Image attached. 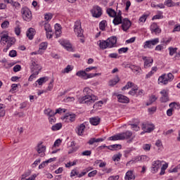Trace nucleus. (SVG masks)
Segmentation results:
<instances>
[{
  "mask_svg": "<svg viewBox=\"0 0 180 180\" xmlns=\"http://www.w3.org/2000/svg\"><path fill=\"white\" fill-rule=\"evenodd\" d=\"M117 43V37L115 36L110 37L106 40H100L98 41V44L101 50H106V49H113L116 47Z\"/></svg>",
  "mask_w": 180,
  "mask_h": 180,
  "instance_id": "obj_1",
  "label": "nucleus"
},
{
  "mask_svg": "<svg viewBox=\"0 0 180 180\" xmlns=\"http://www.w3.org/2000/svg\"><path fill=\"white\" fill-rule=\"evenodd\" d=\"M83 94H84V96L79 99V103H86V105H91V103H94L95 101H96V96L90 94L91 90L89 88H84L83 90Z\"/></svg>",
  "mask_w": 180,
  "mask_h": 180,
  "instance_id": "obj_2",
  "label": "nucleus"
},
{
  "mask_svg": "<svg viewBox=\"0 0 180 180\" xmlns=\"http://www.w3.org/2000/svg\"><path fill=\"white\" fill-rule=\"evenodd\" d=\"M15 41H16L15 38L9 37L8 34H3L1 37V44H6L7 43L6 47L3 49V51L6 53L15 44Z\"/></svg>",
  "mask_w": 180,
  "mask_h": 180,
  "instance_id": "obj_3",
  "label": "nucleus"
},
{
  "mask_svg": "<svg viewBox=\"0 0 180 180\" xmlns=\"http://www.w3.org/2000/svg\"><path fill=\"white\" fill-rule=\"evenodd\" d=\"M174 79V75L172 73H168L167 75L164 74L160 76L158 79L159 84H163V85H167L168 82H171Z\"/></svg>",
  "mask_w": 180,
  "mask_h": 180,
  "instance_id": "obj_4",
  "label": "nucleus"
},
{
  "mask_svg": "<svg viewBox=\"0 0 180 180\" xmlns=\"http://www.w3.org/2000/svg\"><path fill=\"white\" fill-rule=\"evenodd\" d=\"M74 32L77 37H84V30H82V27L81 26V21H76L75 22Z\"/></svg>",
  "mask_w": 180,
  "mask_h": 180,
  "instance_id": "obj_5",
  "label": "nucleus"
},
{
  "mask_svg": "<svg viewBox=\"0 0 180 180\" xmlns=\"http://www.w3.org/2000/svg\"><path fill=\"white\" fill-rule=\"evenodd\" d=\"M21 13L22 16V19L25 20L26 22H30V20H32V11L27 8L24 7L21 9Z\"/></svg>",
  "mask_w": 180,
  "mask_h": 180,
  "instance_id": "obj_6",
  "label": "nucleus"
},
{
  "mask_svg": "<svg viewBox=\"0 0 180 180\" xmlns=\"http://www.w3.org/2000/svg\"><path fill=\"white\" fill-rule=\"evenodd\" d=\"M36 151L38 154H40V157L46 156V146L43 145V142H39L37 146L35 147Z\"/></svg>",
  "mask_w": 180,
  "mask_h": 180,
  "instance_id": "obj_7",
  "label": "nucleus"
},
{
  "mask_svg": "<svg viewBox=\"0 0 180 180\" xmlns=\"http://www.w3.org/2000/svg\"><path fill=\"white\" fill-rule=\"evenodd\" d=\"M160 94L162 95L160 101L161 103H166V102H168L169 101V93L168 92V90L163 89L160 91Z\"/></svg>",
  "mask_w": 180,
  "mask_h": 180,
  "instance_id": "obj_8",
  "label": "nucleus"
},
{
  "mask_svg": "<svg viewBox=\"0 0 180 180\" xmlns=\"http://www.w3.org/2000/svg\"><path fill=\"white\" fill-rule=\"evenodd\" d=\"M158 43H160V39L158 38L146 41L143 45V49H153V46H156Z\"/></svg>",
  "mask_w": 180,
  "mask_h": 180,
  "instance_id": "obj_9",
  "label": "nucleus"
},
{
  "mask_svg": "<svg viewBox=\"0 0 180 180\" xmlns=\"http://www.w3.org/2000/svg\"><path fill=\"white\" fill-rule=\"evenodd\" d=\"M62 120L65 122V123H72V122H75V119H77V115L75 114H66L65 116L61 117Z\"/></svg>",
  "mask_w": 180,
  "mask_h": 180,
  "instance_id": "obj_10",
  "label": "nucleus"
},
{
  "mask_svg": "<svg viewBox=\"0 0 180 180\" xmlns=\"http://www.w3.org/2000/svg\"><path fill=\"white\" fill-rule=\"evenodd\" d=\"M162 162H164V161H161V160L154 161L152 164L151 172H153V174L158 172V169L161 168V166L162 165Z\"/></svg>",
  "mask_w": 180,
  "mask_h": 180,
  "instance_id": "obj_11",
  "label": "nucleus"
},
{
  "mask_svg": "<svg viewBox=\"0 0 180 180\" xmlns=\"http://www.w3.org/2000/svg\"><path fill=\"white\" fill-rule=\"evenodd\" d=\"M148 160V157L147 155H141V157H136L134 158H133L132 160H131L130 161H129L126 165L127 167L130 165V164H134V162H139V161H147Z\"/></svg>",
  "mask_w": 180,
  "mask_h": 180,
  "instance_id": "obj_12",
  "label": "nucleus"
},
{
  "mask_svg": "<svg viewBox=\"0 0 180 180\" xmlns=\"http://www.w3.org/2000/svg\"><path fill=\"white\" fill-rule=\"evenodd\" d=\"M122 29L124 30V32H127L129 29H130V27L131 26V21L129 20V18H124L122 19Z\"/></svg>",
  "mask_w": 180,
  "mask_h": 180,
  "instance_id": "obj_13",
  "label": "nucleus"
},
{
  "mask_svg": "<svg viewBox=\"0 0 180 180\" xmlns=\"http://www.w3.org/2000/svg\"><path fill=\"white\" fill-rule=\"evenodd\" d=\"M94 18H101L102 16V8L98 6H96L91 11Z\"/></svg>",
  "mask_w": 180,
  "mask_h": 180,
  "instance_id": "obj_14",
  "label": "nucleus"
},
{
  "mask_svg": "<svg viewBox=\"0 0 180 180\" xmlns=\"http://www.w3.org/2000/svg\"><path fill=\"white\" fill-rule=\"evenodd\" d=\"M31 70L32 72H37L38 74L41 71V66L39 65L37 62L32 61V65H31Z\"/></svg>",
  "mask_w": 180,
  "mask_h": 180,
  "instance_id": "obj_15",
  "label": "nucleus"
},
{
  "mask_svg": "<svg viewBox=\"0 0 180 180\" xmlns=\"http://www.w3.org/2000/svg\"><path fill=\"white\" fill-rule=\"evenodd\" d=\"M60 44H61V46H63V47H65L66 50H68V51H71V50H72V46L69 41L62 40L60 41Z\"/></svg>",
  "mask_w": 180,
  "mask_h": 180,
  "instance_id": "obj_16",
  "label": "nucleus"
},
{
  "mask_svg": "<svg viewBox=\"0 0 180 180\" xmlns=\"http://www.w3.org/2000/svg\"><path fill=\"white\" fill-rule=\"evenodd\" d=\"M117 99L120 103H129L130 102V99L123 94H118Z\"/></svg>",
  "mask_w": 180,
  "mask_h": 180,
  "instance_id": "obj_17",
  "label": "nucleus"
},
{
  "mask_svg": "<svg viewBox=\"0 0 180 180\" xmlns=\"http://www.w3.org/2000/svg\"><path fill=\"white\" fill-rule=\"evenodd\" d=\"M143 60H144V68H148V67H151V65L153 63H154V59L151 58H147L146 56H143Z\"/></svg>",
  "mask_w": 180,
  "mask_h": 180,
  "instance_id": "obj_18",
  "label": "nucleus"
},
{
  "mask_svg": "<svg viewBox=\"0 0 180 180\" xmlns=\"http://www.w3.org/2000/svg\"><path fill=\"white\" fill-rule=\"evenodd\" d=\"M89 122L93 126H98L101 123V118L99 117H93L89 118Z\"/></svg>",
  "mask_w": 180,
  "mask_h": 180,
  "instance_id": "obj_19",
  "label": "nucleus"
},
{
  "mask_svg": "<svg viewBox=\"0 0 180 180\" xmlns=\"http://www.w3.org/2000/svg\"><path fill=\"white\" fill-rule=\"evenodd\" d=\"M125 180L136 179V176L133 174V170H129L124 176Z\"/></svg>",
  "mask_w": 180,
  "mask_h": 180,
  "instance_id": "obj_20",
  "label": "nucleus"
},
{
  "mask_svg": "<svg viewBox=\"0 0 180 180\" xmlns=\"http://www.w3.org/2000/svg\"><path fill=\"white\" fill-rule=\"evenodd\" d=\"M70 147H71L72 148L70 150H69L68 154H72L73 153H75L79 148V146H76V143L74 141L71 142Z\"/></svg>",
  "mask_w": 180,
  "mask_h": 180,
  "instance_id": "obj_21",
  "label": "nucleus"
},
{
  "mask_svg": "<svg viewBox=\"0 0 180 180\" xmlns=\"http://www.w3.org/2000/svg\"><path fill=\"white\" fill-rule=\"evenodd\" d=\"M77 133L78 136H82V134H84V131L86 129L85 124H81L79 126L77 127Z\"/></svg>",
  "mask_w": 180,
  "mask_h": 180,
  "instance_id": "obj_22",
  "label": "nucleus"
},
{
  "mask_svg": "<svg viewBox=\"0 0 180 180\" xmlns=\"http://www.w3.org/2000/svg\"><path fill=\"white\" fill-rule=\"evenodd\" d=\"M109 141H116L117 140H123V136H122L121 134H118L117 135H114L108 139Z\"/></svg>",
  "mask_w": 180,
  "mask_h": 180,
  "instance_id": "obj_23",
  "label": "nucleus"
},
{
  "mask_svg": "<svg viewBox=\"0 0 180 180\" xmlns=\"http://www.w3.org/2000/svg\"><path fill=\"white\" fill-rule=\"evenodd\" d=\"M121 136L123 137L122 140L129 139L131 136H133V133L130 131H127L126 132L121 133Z\"/></svg>",
  "mask_w": 180,
  "mask_h": 180,
  "instance_id": "obj_24",
  "label": "nucleus"
},
{
  "mask_svg": "<svg viewBox=\"0 0 180 180\" xmlns=\"http://www.w3.org/2000/svg\"><path fill=\"white\" fill-rule=\"evenodd\" d=\"M123 22V18L121 17L115 16L114 19L112 20V23L116 26L117 25H122V22Z\"/></svg>",
  "mask_w": 180,
  "mask_h": 180,
  "instance_id": "obj_25",
  "label": "nucleus"
},
{
  "mask_svg": "<svg viewBox=\"0 0 180 180\" xmlns=\"http://www.w3.org/2000/svg\"><path fill=\"white\" fill-rule=\"evenodd\" d=\"M34 36V29L30 28L27 32V37L30 40H33Z\"/></svg>",
  "mask_w": 180,
  "mask_h": 180,
  "instance_id": "obj_26",
  "label": "nucleus"
},
{
  "mask_svg": "<svg viewBox=\"0 0 180 180\" xmlns=\"http://www.w3.org/2000/svg\"><path fill=\"white\" fill-rule=\"evenodd\" d=\"M76 75L77 77H79L80 78H83V79H86V75H87V73L86 71H84V70H79L78 71L77 73H76Z\"/></svg>",
  "mask_w": 180,
  "mask_h": 180,
  "instance_id": "obj_27",
  "label": "nucleus"
},
{
  "mask_svg": "<svg viewBox=\"0 0 180 180\" xmlns=\"http://www.w3.org/2000/svg\"><path fill=\"white\" fill-rule=\"evenodd\" d=\"M49 81V77H44L39 78L36 82L38 84V85H43L45 82H47Z\"/></svg>",
  "mask_w": 180,
  "mask_h": 180,
  "instance_id": "obj_28",
  "label": "nucleus"
},
{
  "mask_svg": "<svg viewBox=\"0 0 180 180\" xmlns=\"http://www.w3.org/2000/svg\"><path fill=\"white\" fill-rule=\"evenodd\" d=\"M61 127H63V124L57 123L52 126L51 130H53V131H57V130H60V129H61Z\"/></svg>",
  "mask_w": 180,
  "mask_h": 180,
  "instance_id": "obj_29",
  "label": "nucleus"
},
{
  "mask_svg": "<svg viewBox=\"0 0 180 180\" xmlns=\"http://www.w3.org/2000/svg\"><path fill=\"white\" fill-rule=\"evenodd\" d=\"M107 13L110 18H115L116 16V12L112 8H108Z\"/></svg>",
  "mask_w": 180,
  "mask_h": 180,
  "instance_id": "obj_30",
  "label": "nucleus"
},
{
  "mask_svg": "<svg viewBox=\"0 0 180 180\" xmlns=\"http://www.w3.org/2000/svg\"><path fill=\"white\" fill-rule=\"evenodd\" d=\"M99 29L100 30H102L103 32H105L106 29V20H102L99 23Z\"/></svg>",
  "mask_w": 180,
  "mask_h": 180,
  "instance_id": "obj_31",
  "label": "nucleus"
},
{
  "mask_svg": "<svg viewBox=\"0 0 180 180\" xmlns=\"http://www.w3.org/2000/svg\"><path fill=\"white\" fill-rule=\"evenodd\" d=\"M44 114L47 115V116H49V117H53V116H54L56 115L54 111H53L52 110H50V109L45 110Z\"/></svg>",
  "mask_w": 180,
  "mask_h": 180,
  "instance_id": "obj_32",
  "label": "nucleus"
},
{
  "mask_svg": "<svg viewBox=\"0 0 180 180\" xmlns=\"http://www.w3.org/2000/svg\"><path fill=\"white\" fill-rule=\"evenodd\" d=\"M134 84L133 82H128L127 83V84L124 87H122V91H124L126 89H129V88H131L132 86H134Z\"/></svg>",
  "mask_w": 180,
  "mask_h": 180,
  "instance_id": "obj_33",
  "label": "nucleus"
},
{
  "mask_svg": "<svg viewBox=\"0 0 180 180\" xmlns=\"http://www.w3.org/2000/svg\"><path fill=\"white\" fill-rule=\"evenodd\" d=\"M44 29H45V31L46 32V33L53 32V30H51V26L50 25V24L49 22H45Z\"/></svg>",
  "mask_w": 180,
  "mask_h": 180,
  "instance_id": "obj_34",
  "label": "nucleus"
},
{
  "mask_svg": "<svg viewBox=\"0 0 180 180\" xmlns=\"http://www.w3.org/2000/svg\"><path fill=\"white\" fill-rule=\"evenodd\" d=\"M17 27L15 28V33L17 36H19L20 34V27L19 25V21L15 22Z\"/></svg>",
  "mask_w": 180,
  "mask_h": 180,
  "instance_id": "obj_35",
  "label": "nucleus"
},
{
  "mask_svg": "<svg viewBox=\"0 0 180 180\" xmlns=\"http://www.w3.org/2000/svg\"><path fill=\"white\" fill-rule=\"evenodd\" d=\"M119 81H120L119 79V77H117V79H112V80H110L109 82V85L110 86H113L115 85H116V84H117V82H119Z\"/></svg>",
  "mask_w": 180,
  "mask_h": 180,
  "instance_id": "obj_36",
  "label": "nucleus"
},
{
  "mask_svg": "<svg viewBox=\"0 0 180 180\" xmlns=\"http://www.w3.org/2000/svg\"><path fill=\"white\" fill-rule=\"evenodd\" d=\"M44 19L46 21L51 20L53 19V14L51 13H48L44 15Z\"/></svg>",
  "mask_w": 180,
  "mask_h": 180,
  "instance_id": "obj_37",
  "label": "nucleus"
},
{
  "mask_svg": "<svg viewBox=\"0 0 180 180\" xmlns=\"http://www.w3.org/2000/svg\"><path fill=\"white\" fill-rule=\"evenodd\" d=\"M39 75V71L37 72H32V74L30 76L28 81L32 82L33 81L34 78H36V76Z\"/></svg>",
  "mask_w": 180,
  "mask_h": 180,
  "instance_id": "obj_38",
  "label": "nucleus"
},
{
  "mask_svg": "<svg viewBox=\"0 0 180 180\" xmlns=\"http://www.w3.org/2000/svg\"><path fill=\"white\" fill-rule=\"evenodd\" d=\"M165 5H166V6H168L169 8H172V6H174L172 0H166L165 2Z\"/></svg>",
  "mask_w": 180,
  "mask_h": 180,
  "instance_id": "obj_39",
  "label": "nucleus"
},
{
  "mask_svg": "<svg viewBox=\"0 0 180 180\" xmlns=\"http://www.w3.org/2000/svg\"><path fill=\"white\" fill-rule=\"evenodd\" d=\"M9 27V21L5 20L1 23V28L2 29H8Z\"/></svg>",
  "mask_w": 180,
  "mask_h": 180,
  "instance_id": "obj_40",
  "label": "nucleus"
},
{
  "mask_svg": "<svg viewBox=\"0 0 180 180\" xmlns=\"http://www.w3.org/2000/svg\"><path fill=\"white\" fill-rule=\"evenodd\" d=\"M120 158H122V154L121 153H118V154L114 155L112 156V160L114 161H119L120 160Z\"/></svg>",
  "mask_w": 180,
  "mask_h": 180,
  "instance_id": "obj_41",
  "label": "nucleus"
},
{
  "mask_svg": "<svg viewBox=\"0 0 180 180\" xmlns=\"http://www.w3.org/2000/svg\"><path fill=\"white\" fill-rule=\"evenodd\" d=\"M70 71H72V68H71V65H68L63 71V74L68 73Z\"/></svg>",
  "mask_w": 180,
  "mask_h": 180,
  "instance_id": "obj_42",
  "label": "nucleus"
},
{
  "mask_svg": "<svg viewBox=\"0 0 180 180\" xmlns=\"http://www.w3.org/2000/svg\"><path fill=\"white\" fill-rule=\"evenodd\" d=\"M131 70H132V71H134V72H139V71H140V70H141V68L139 66H136V65H131L130 67Z\"/></svg>",
  "mask_w": 180,
  "mask_h": 180,
  "instance_id": "obj_43",
  "label": "nucleus"
},
{
  "mask_svg": "<svg viewBox=\"0 0 180 180\" xmlns=\"http://www.w3.org/2000/svg\"><path fill=\"white\" fill-rule=\"evenodd\" d=\"M176 50H178V48L169 47V56H173L175 53H176Z\"/></svg>",
  "mask_w": 180,
  "mask_h": 180,
  "instance_id": "obj_44",
  "label": "nucleus"
},
{
  "mask_svg": "<svg viewBox=\"0 0 180 180\" xmlns=\"http://www.w3.org/2000/svg\"><path fill=\"white\" fill-rule=\"evenodd\" d=\"M47 49V43L42 42L39 44V50H46Z\"/></svg>",
  "mask_w": 180,
  "mask_h": 180,
  "instance_id": "obj_45",
  "label": "nucleus"
},
{
  "mask_svg": "<svg viewBox=\"0 0 180 180\" xmlns=\"http://www.w3.org/2000/svg\"><path fill=\"white\" fill-rule=\"evenodd\" d=\"M149 127H150V124H142L141 129L142 130H143V131L141 132V134H143V133H145V130H148Z\"/></svg>",
  "mask_w": 180,
  "mask_h": 180,
  "instance_id": "obj_46",
  "label": "nucleus"
},
{
  "mask_svg": "<svg viewBox=\"0 0 180 180\" xmlns=\"http://www.w3.org/2000/svg\"><path fill=\"white\" fill-rule=\"evenodd\" d=\"M74 165H77V160L68 162V164H66L65 167L70 168V167H74Z\"/></svg>",
  "mask_w": 180,
  "mask_h": 180,
  "instance_id": "obj_47",
  "label": "nucleus"
},
{
  "mask_svg": "<svg viewBox=\"0 0 180 180\" xmlns=\"http://www.w3.org/2000/svg\"><path fill=\"white\" fill-rule=\"evenodd\" d=\"M20 70H22V66H20V65H16L13 68V70L14 71V72H18L20 71Z\"/></svg>",
  "mask_w": 180,
  "mask_h": 180,
  "instance_id": "obj_48",
  "label": "nucleus"
},
{
  "mask_svg": "<svg viewBox=\"0 0 180 180\" xmlns=\"http://www.w3.org/2000/svg\"><path fill=\"white\" fill-rule=\"evenodd\" d=\"M127 51H129V48L128 47L120 48V49H118L119 54H122V53H127Z\"/></svg>",
  "mask_w": 180,
  "mask_h": 180,
  "instance_id": "obj_49",
  "label": "nucleus"
},
{
  "mask_svg": "<svg viewBox=\"0 0 180 180\" xmlns=\"http://www.w3.org/2000/svg\"><path fill=\"white\" fill-rule=\"evenodd\" d=\"M150 149H151L150 144H144L143 146V150H144V151H150Z\"/></svg>",
  "mask_w": 180,
  "mask_h": 180,
  "instance_id": "obj_50",
  "label": "nucleus"
},
{
  "mask_svg": "<svg viewBox=\"0 0 180 180\" xmlns=\"http://www.w3.org/2000/svg\"><path fill=\"white\" fill-rule=\"evenodd\" d=\"M155 129V127L153 124L149 125V127H148V129L145 130V133H151Z\"/></svg>",
  "mask_w": 180,
  "mask_h": 180,
  "instance_id": "obj_51",
  "label": "nucleus"
},
{
  "mask_svg": "<svg viewBox=\"0 0 180 180\" xmlns=\"http://www.w3.org/2000/svg\"><path fill=\"white\" fill-rule=\"evenodd\" d=\"M148 18V15H143L139 18V22H141L142 23H143L144 22H146V20H147Z\"/></svg>",
  "mask_w": 180,
  "mask_h": 180,
  "instance_id": "obj_52",
  "label": "nucleus"
},
{
  "mask_svg": "<svg viewBox=\"0 0 180 180\" xmlns=\"http://www.w3.org/2000/svg\"><path fill=\"white\" fill-rule=\"evenodd\" d=\"M13 65H15V64L9 63L6 62V63L4 64L3 67L8 69V68H11V67H13Z\"/></svg>",
  "mask_w": 180,
  "mask_h": 180,
  "instance_id": "obj_53",
  "label": "nucleus"
},
{
  "mask_svg": "<svg viewBox=\"0 0 180 180\" xmlns=\"http://www.w3.org/2000/svg\"><path fill=\"white\" fill-rule=\"evenodd\" d=\"M96 174H98V171L96 170H94L92 172H90L89 174H88V176L89 178H92V176H95V175H96Z\"/></svg>",
  "mask_w": 180,
  "mask_h": 180,
  "instance_id": "obj_54",
  "label": "nucleus"
},
{
  "mask_svg": "<svg viewBox=\"0 0 180 180\" xmlns=\"http://www.w3.org/2000/svg\"><path fill=\"white\" fill-rule=\"evenodd\" d=\"M53 84H54V79H52L49 84L47 91H51V89H53Z\"/></svg>",
  "mask_w": 180,
  "mask_h": 180,
  "instance_id": "obj_55",
  "label": "nucleus"
},
{
  "mask_svg": "<svg viewBox=\"0 0 180 180\" xmlns=\"http://www.w3.org/2000/svg\"><path fill=\"white\" fill-rule=\"evenodd\" d=\"M158 98L155 97V95H153L150 97L149 98V102H150V103H154V102H155V101H157Z\"/></svg>",
  "mask_w": 180,
  "mask_h": 180,
  "instance_id": "obj_56",
  "label": "nucleus"
},
{
  "mask_svg": "<svg viewBox=\"0 0 180 180\" xmlns=\"http://www.w3.org/2000/svg\"><path fill=\"white\" fill-rule=\"evenodd\" d=\"M47 162L44 161L41 165H39V169H42V168H45V167H47Z\"/></svg>",
  "mask_w": 180,
  "mask_h": 180,
  "instance_id": "obj_57",
  "label": "nucleus"
},
{
  "mask_svg": "<svg viewBox=\"0 0 180 180\" xmlns=\"http://www.w3.org/2000/svg\"><path fill=\"white\" fill-rule=\"evenodd\" d=\"M152 33H155V34H159V33H161V28H160V27L155 28L153 30Z\"/></svg>",
  "mask_w": 180,
  "mask_h": 180,
  "instance_id": "obj_58",
  "label": "nucleus"
},
{
  "mask_svg": "<svg viewBox=\"0 0 180 180\" xmlns=\"http://www.w3.org/2000/svg\"><path fill=\"white\" fill-rule=\"evenodd\" d=\"M136 92H137V89L133 88L131 89V91H130L129 92V95H131L132 96H134V95H136Z\"/></svg>",
  "mask_w": 180,
  "mask_h": 180,
  "instance_id": "obj_59",
  "label": "nucleus"
},
{
  "mask_svg": "<svg viewBox=\"0 0 180 180\" xmlns=\"http://www.w3.org/2000/svg\"><path fill=\"white\" fill-rule=\"evenodd\" d=\"M120 150L122 148V145L120 144H115V145H112V149L113 150L115 151V150Z\"/></svg>",
  "mask_w": 180,
  "mask_h": 180,
  "instance_id": "obj_60",
  "label": "nucleus"
},
{
  "mask_svg": "<svg viewBox=\"0 0 180 180\" xmlns=\"http://www.w3.org/2000/svg\"><path fill=\"white\" fill-rule=\"evenodd\" d=\"M61 144V139H57L54 144H53V147H60V145Z\"/></svg>",
  "mask_w": 180,
  "mask_h": 180,
  "instance_id": "obj_61",
  "label": "nucleus"
},
{
  "mask_svg": "<svg viewBox=\"0 0 180 180\" xmlns=\"http://www.w3.org/2000/svg\"><path fill=\"white\" fill-rule=\"evenodd\" d=\"M178 169H180L179 165H178L176 167L169 170V172H170V173H172V172H178Z\"/></svg>",
  "mask_w": 180,
  "mask_h": 180,
  "instance_id": "obj_62",
  "label": "nucleus"
},
{
  "mask_svg": "<svg viewBox=\"0 0 180 180\" xmlns=\"http://www.w3.org/2000/svg\"><path fill=\"white\" fill-rule=\"evenodd\" d=\"M9 56H10V57H16V56H17L16 51H15V50L11 51L9 53Z\"/></svg>",
  "mask_w": 180,
  "mask_h": 180,
  "instance_id": "obj_63",
  "label": "nucleus"
},
{
  "mask_svg": "<svg viewBox=\"0 0 180 180\" xmlns=\"http://www.w3.org/2000/svg\"><path fill=\"white\" fill-rule=\"evenodd\" d=\"M109 180H118L119 179V176H110L108 179Z\"/></svg>",
  "mask_w": 180,
  "mask_h": 180,
  "instance_id": "obj_64",
  "label": "nucleus"
}]
</instances>
